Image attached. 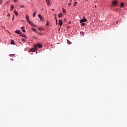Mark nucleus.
Listing matches in <instances>:
<instances>
[{
	"label": "nucleus",
	"instance_id": "1",
	"mask_svg": "<svg viewBox=\"0 0 127 127\" xmlns=\"http://www.w3.org/2000/svg\"><path fill=\"white\" fill-rule=\"evenodd\" d=\"M35 48H37L38 47L39 48H42V45L39 43H37L35 45H34Z\"/></svg>",
	"mask_w": 127,
	"mask_h": 127
},
{
	"label": "nucleus",
	"instance_id": "2",
	"mask_svg": "<svg viewBox=\"0 0 127 127\" xmlns=\"http://www.w3.org/2000/svg\"><path fill=\"white\" fill-rule=\"evenodd\" d=\"M80 23H82L83 22H87V19L86 18H84V19H82L80 20Z\"/></svg>",
	"mask_w": 127,
	"mask_h": 127
},
{
	"label": "nucleus",
	"instance_id": "3",
	"mask_svg": "<svg viewBox=\"0 0 127 127\" xmlns=\"http://www.w3.org/2000/svg\"><path fill=\"white\" fill-rule=\"evenodd\" d=\"M59 24L60 26H62V24H63V22H62V20H59Z\"/></svg>",
	"mask_w": 127,
	"mask_h": 127
},
{
	"label": "nucleus",
	"instance_id": "4",
	"mask_svg": "<svg viewBox=\"0 0 127 127\" xmlns=\"http://www.w3.org/2000/svg\"><path fill=\"white\" fill-rule=\"evenodd\" d=\"M28 22L29 23V24H31V26H35L36 27V26L33 23H32V22H31V21H28Z\"/></svg>",
	"mask_w": 127,
	"mask_h": 127
},
{
	"label": "nucleus",
	"instance_id": "5",
	"mask_svg": "<svg viewBox=\"0 0 127 127\" xmlns=\"http://www.w3.org/2000/svg\"><path fill=\"white\" fill-rule=\"evenodd\" d=\"M46 2L47 5H50V1H49V0H46Z\"/></svg>",
	"mask_w": 127,
	"mask_h": 127
},
{
	"label": "nucleus",
	"instance_id": "6",
	"mask_svg": "<svg viewBox=\"0 0 127 127\" xmlns=\"http://www.w3.org/2000/svg\"><path fill=\"white\" fill-rule=\"evenodd\" d=\"M30 51H32V52H35V51H36V49L35 48H32L30 49Z\"/></svg>",
	"mask_w": 127,
	"mask_h": 127
},
{
	"label": "nucleus",
	"instance_id": "7",
	"mask_svg": "<svg viewBox=\"0 0 127 127\" xmlns=\"http://www.w3.org/2000/svg\"><path fill=\"white\" fill-rule=\"evenodd\" d=\"M15 33H17V34H21V32H20V31H19V30H16Z\"/></svg>",
	"mask_w": 127,
	"mask_h": 127
},
{
	"label": "nucleus",
	"instance_id": "8",
	"mask_svg": "<svg viewBox=\"0 0 127 127\" xmlns=\"http://www.w3.org/2000/svg\"><path fill=\"white\" fill-rule=\"evenodd\" d=\"M112 3L113 5H117L118 3L117 2V1H113Z\"/></svg>",
	"mask_w": 127,
	"mask_h": 127
},
{
	"label": "nucleus",
	"instance_id": "9",
	"mask_svg": "<svg viewBox=\"0 0 127 127\" xmlns=\"http://www.w3.org/2000/svg\"><path fill=\"white\" fill-rule=\"evenodd\" d=\"M63 13L64 14H66V10H65L64 8H63Z\"/></svg>",
	"mask_w": 127,
	"mask_h": 127
},
{
	"label": "nucleus",
	"instance_id": "10",
	"mask_svg": "<svg viewBox=\"0 0 127 127\" xmlns=\"http://www.w3.org/2000/svg\"><path fill=\"white\" fill-rule=\"evenodd\" d=\"M26 19L27 21H29V17H28V15L26 16Z\"/></svg>",
	"mask_w": 127,
	"mask_h": 127
},
{
	"label": "nucleus",
	"instance_id": "11",
	"mask_svg": "<svg viewBox=\"0 0 127 127\" xmlns=\"http://www.w3.org/2000/svg\"><path fill=\"white\" fill-rule=\"evenodd\" d=\"M21 29H22L23 32H25L26 31H25V30H24V26L21 27Z\"/></svg>",
	"mask_w": 127,
	"mask_h": 127
},
{
	"label": "nucleus",
	"instance_id": "12",
	"mask_svg": "<svg viewBox=\"0 0 127 127\" xmlns=\"http://www.w3.org/2000/svg\"><path fill=\"white\" fill-rule=\"evenodd\" d=\"M13 8H14V6L13 5L11 6L10 9V11H12V10L13 9Z\"/></svg>",
	"mask_w": 127,
	"mask_h": 127
},
{
	"label": "nucleus",
	"instance_id": "13",
	"mask_svg": "<svg viewBox=\"0 0 127 127\" xmlns=\"http://www.w3.org/2000/svg\"><path fill=\"white\" fill-rule=\"evenodd\" d=\"M62 15H63L62 13H60L58 15V17H62Z\"/></svg>",
	"mask_w": 127,
	"mask_h": 127
},
{
	"label": "nucleus",
	"instance_id": "14",
	"mask_svg": "<svg viewBox=\"0 0 127 127\" xmlns=\"http://www.w3.org/2000/svg\"><path fill=\"white\" fill-rule=\"evenodd\" d=\"M11 44H13L14 45L15 43H14V40H12L11 41Z\"/></svg>",
	"mask_w": 127,
	"mask_h": 127
},
{
	"label": "nucleus",
	"instance_id": "15",
	"mask_svg": "<svg viewBox=\"0 0 127 127\" xmlns=\"http://www.w3.org/2000/svg\"><path fill=\"white\" fill-rule=\"evenodd\" d=\"M14 13L16 15H17V16H18V12H17V11H14Z\"/></svg>",
	"mask_w": 127,
	"mask_h": 127
},
{
	"label": "nucleus",
	"instance_id": "16",
	"mask_svg": "<svg viewBox=\"0 0 127 127\" xmlns=\"http://www.w3.org/2000/svg\"><path fill=\"white\" fill-rule=\"evenodd\" d=\"M67 41L68 44H71L72 43L71 42V41H70V40H67Z\"/></svg>",
	"mask_w": 127,
	"mask_h": 127
},
{
	"label": "nucleus",
	"instance_id": "17",
	"mask_svg": "<svg viewBox=\"0 0 127 127\" xmlns=\"http://www.w3.org/2000/svg\"><path fill=\"white\" fill-rule=\"evenodd\" d=\"M40 20L41 21H44V18H43V17H41V18H40Z\"/></svg>",
	"mask_w": 127,
	"mask_h": 127
},
{
	"label": "nucleus",
	"instance_id": "18",
	"mask_svg": "<svg viewBox=\"0 0 127 127\" xmlns=\"http://www.w3.org/2000/svg\"><path fill=\"white\" fill-rule=\"evenodd\" d=\"M85 25H86V23H82V24H81V26H85Z\"/></svg>",
	"mask_w": 127,
	"mask_h": 127
},
{
	"label": "nucleus",
	"instance_id": "19",
	"mask_svg": "<svg viewBox=\"0 0 127 127\" xmlns=\"http://www.w3.org/2000/svg\"><path fill=\"white\" fill-rule=\"evenodd\" d=\"M55 15L56 16L55 18V20H56V24H58V23H57V19H56V15L55 14Z\"/></svg>",
	"mask_w": 127,
	"mask_h": 127
},
{
	"label": "nucleus",
	"instance_id": "20",
	"mask_svg": "<svg viewBox=\"0 0 127 127\" xmlns=\"http://www.w3.org/2000/svg\"><path fill=\"white\" fill-rule=\"evenodd\" d=\"M32 30H33V31H34L35 32L36 31V29L34 28H32Z\"/></svg>",
	"mask_w": 127,
	"mask_h": 127
},
{
	"label": "nucleus",
	"instance_id": "21",
	"mask_svg": "<svg viewBox=\"0 0 127 127\" xmlns=\"http://www.w3.org/2000/svg\"><path fill=\"white\" fill-rule=\"evenodd\" d=\"M20 8H23V7H24V5H21L20 6Z\"/></svg>",
	"mask_w": 127,
	"mask_h": 127
},
{
	"label": "nucleus",
	"instance_id": "22",
	"mask_svg": "<svg viewBox=\"0 0 127 127\" xmlns=\"http://www.w3.org/2000/svg\"><path fill=\"white\" fill-rule=\"evenodd\" d=\"M77 5V2H74L73 4V6H76Z\"/></svg>",
	"mask_w": 127,
	"mask_h": 127
},
{
	"label": "nucleus",
	"instance_id": "23",
	"mask_svg": "<svg viewBox=\"0 0 127 127\" xmlns=\"http://www.w3.org/2000/svg\"><path fill=\"white\" fill-rule=\"evenodd\" d=\"M21 36H22V37H24L25 38H26V36L24 35H21Z\"/></svg>",
	"mask_w": 127,
	"mask_h": 127
},
{
	"label": "nucleus",
	"instance_id": "24",
	"mask_svg": "<svg viewBox=\"0 0 127 127\" xmlns=\"http://www.w3.org/2000/svg\"><path fill=\"white\" fill-rule=\"evenodd\" d=\"M121 7H124V3H122L121 4Z\"/></svg>",
	"mask_w": 127,
	"mask_h": 127
},
{
	"label": "nucleus",
	"instance_id": "25",
	"mask_svg": "<svg viewBox=\"0 0 127 127\" xmlns=\"http://www.w3.org/2000/svg\"><path fill=\"white\" fill-rule=\"evenodd\" d=\"M38 34L39 35H41V36H42V35H43V34L42 33H38Z\"/></svg>",
	"mask_w": 127,
	"mask_h": 127
},
{
	"label": "nucleus",
	"instance_id": "26",
	"mask_svg": "<svg viewBox=\"0 0 127 127\" xmlns=\"http://www.w3.org/2000/svg\"><path fill=\"white\" fill-rule=\"evenodd\" d=\"M33 17H35V12L33 14Z\"/></svg>",
	"mask_w": 127,
	"mask_h": 127
},
{
	"label": "nucleus",
	"instance_id": "27",
	"mask_svg": "<svg viewBox=\"0 0 127 127\" xmlns=\"http://www.w3.org/2000/svg\"><path fill=\"white\" fill-rule=\"evenodd\" d=\"M2 4V0H0V4Z\"/></svg>",
	"mask_w": 127,
	"mask_h": 127
},
{
	"label": "nucleus",
	"instance_id": "28",
	"mask_svg": "<svg viewBox=\"0 0 127 127\" xmlns=\"http://www.w3.org/2000/svg\"><path fill=\"white\" fill-rule=\"evenodd\" d=\"M42 17H41V15L40 14L38 15V18H42Z\"/></svg>",
	"mask_w": 127,
	"mask_h": 127
},
{
	"label": "nucleus",
	"instance_id": "29",
	"mask_svg": "<svg viewBox=\"0 0 127 127\" xmlns=\"http://www.w3.org/2000/svg\"><path fill=\"white\" fill-rule=\"evenodd\" d=\"M10 56H15V54H10Z\"/></svg>",
	"mask_w": 127,
	"mask_h": 127
},
{
	"label": "nucleus",
	"instance_id": "30",
	"mask_svg": "<svg viewBox=\"0 0 127 127\" xmlns=\"http://www.w3.org/2000/svg\"><path fill=\"white\" fill-rule=\"evenodd\" d=\"M12 20H14V15L13 16Z\"/></svg>",
	"mask_w": 127,
	"mask_h": 127
},
{
	"label": "nucleus",
	"instance_id": "31",
	"mask_svg": "<svg viewBox=\"0 0 127 127\" xmlns=\"http://www.w3.org/2000/svg\"><path fill=\"white\" fill-rule=\"evenodd\" d=\"M46 25H49V24H48V21H47V24H46Z\"/></svg>",
	"mask_w": 127,
	"mask_h": 127
},
{
	"label": "nucleus",
	"instance_id": "32",
	"mask_svg": "<svg viewBox=\"0 0 127 127\" xmlns=\"http://www.w3.org/2000/svg\"><path fill=\"white\" fill-rule=\"evenodd\" d=\"M7 16H8V17L10 16V14L8 13L7 15Z\"/></svg>",
	"mask_w": 127,
	"mask_h": 127
},
{
	"label": "nucleus",
	"instance_id": "33",
	"mask_svg": "<svg viewBox=\"0 0 127 127\" xmlns=\"http://www.w3.org/2000/svg\"><path fill=\"white\" fill-rule=\"evenodd\" d=\"M38 30H42V29H41V28H38Z\"/></svg>",
	"mask_w": 127,
	"mask_h": 127
},
{
	"label": "nucleus",
	"instance_id": "34",
	"mask_svg": "<svg viewBox=\"0 0 127 127\" xmlns=\"http://www.w3.org/2000/svg\"><path fill=\"white\" fill-rule=\"evenodd\" d=\"M14 2H17V0H14Z\"/></svg>",
	"mask_w": 127,
	"mask_h": 127
},
{
	"label": "nucleus",
	"instance_id": "35",
	"mask_svg": "<svg viewBox=\"0 0 127 127\" xmlns=\"http://www.w3.org/2000/svg\"><path fill=\"white\" fill-rule=\"evenodd\" d=\"M68 5L70 6V5H71V2H70L69 4H68Z\"/></svg>",
	"mask_w": 127,
	"mask_h": 127
},
{
	"label": "nucleus",
	"instance_id": "36",
	"mask_svg": "<svg viewBox=\"0 0 127 127\" xmlns=\"http://www.w3.org/2000/svg\"><path fill=\"white\" fill-rule=\"evenodd\" d=\"M23 41H25V40L24 39H23Z\"/></svg>",
	"mask_w": 127,
	"mask_h": 127
},
{
	"label": "nucleus",
	"instance_id": "37",
	"mask_svg": "<svg viewBox=\"0 0 127 127\" xmlns=\"http://www.w3.org/2000/svg\"><path fill=\"white\" fill-rule=\"evenodd\" d=\"M52 10H53V11H54V9H52Z\"/></svg>",
	"mask_w": 127,
	"mask_h": 127
},
{
	"label": "nucleus",
	"instance_id": "38",
	"mask_svg": "<svg viewBox=\"0 0 127 127\" xmlns=\"http://www.w3.org/2000/svg\"><path fill=\"white\" fill-rule=\"evenodd\" d=\"M70 2L72 1V0H70Z\"/></svg>",
	"mask_w": 127,
	"mask_h": 127
},
{
	"label": "nucleus",
	"instance_id": "39",
	"mask_svg": "<svg viewBox=\"0 0 127 127\" xmlns=\"http://www.w3.org/2000/svg\"><path fill=\"white\" fill-rule=\"evenodd\" d=\"M69 23H71V22H69Z\"/></svg>",
	"mask_w": 127,
	"mask_h": 127
},
{
	"label": "nucleus",
	"instance_id": "40",
	"mask_svg": "<svg viewBox=\"0 0 127 127\" xmlns=\"http://www.w3.org/2000/svg\"><path fill=\"white\" fill-rule=\"evenodd\" d=\"M13 60V59H12V61Z\"/></svg>",
	"mask_w": 127,
	"mask_h": 127
}]
</instances>
